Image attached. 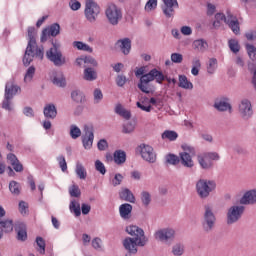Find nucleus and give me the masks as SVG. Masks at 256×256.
<instances>
[{"instance_id":"1","label":"nucleus","mask_w":256,"mask_h":256,"mask_svg":"<svg viewBox=\"0 0 256 256\" xmlns=\"http://www.w3.org/2000/svg\"><path fill=\"white\" fill-rule=\"evenodd\" d=\"M27 33L28 45L26 47L23 57V64L25 65V67L31 65L34 58L43 61V57L45 55V50L43 46L39 47L37 45V30L35 29V27H29Z\"/></svg>"},{"instance_id":"2","label":"nucleus","mask_w":256,"mask_h":256,"mask_svg":"<svg viewBox=\"0 0 256 256\" xmlns=\"http://www.w3.org/2000/svg\"><path fill=\"white\" fill-rule=\"evenodd\" d=\"M126 232L132 237H126L123 240V247L130 253V255H136L137 247H145L147 245V237H145V231L139 228V226H128Z\"/></svg>"},{"instance_id":"3","label":"nucleus","mask_w":256,"mask_h":256,"mask_svg":"<svg viewBox=\"0 0 256 256\" xmlns=\"http://www.w3.org/2000/svg\"><path fill=\"white\" fill-rule=\"evenodd\" d=\"M155 79L157 83H163V81H165V75H163V72L154 68L149 73L140 77L139 83L137 85L138 89H140L142 93L149 95V93H151V86L149 83H151V81H155Z\"/></svg>"},{"instance_id":"4","label":"nucleus","mask_w":256,"mask_h":256,"mask_svg":"<svg viewBox=\"0 0 256 256\" xmlns=\"http://www.w3.org/2000/svg\"><path fill=\"white\" fill-rule=\"evenodd\" d=\"M201 225L204 233H211L215 229V225H217V216H215L213 206L210 204L204 206Z\"/></svg>"},{"instance_id":"5","label":"nucleus","mask_w":256,"mask_h":256,"mask_svg":"<svg viewBox=\"0 0 256 256\" xmlns=\"http://www.w3.org/2000/svg\"><path fill=\"white\" fill-rule=\"evenodd\" d=\"M217 189V183L213 180L199 179L196 182V193L200 199H207Z\"/></svg>"},{"instance_id":"6","label":"nucleus","mask_w":256,"mask_h":256,"mask_svg":"<svg viewBox=\"0 0 256 256\" xmlns=\"http://www.w3.org/2000/svg\"><path fill=\"white\" fill-rule=\"evenodd\" d=\"M46 57L55 67H63L64 65H67V58L56 44H53V46L46 52Z\"/></svg>"},{"instance_id":"7","label":"nucleus","mask_w":256,"mask_h":256,"mask_svg":"<svg viewBox=\"0 0 256 256\" xmlns=\"http://www.w3.org/2000/svg\"><path fill=\"white\" fill-rule=\"evenodd\" d=\"M244 213L245 206H242V204L230 206L226 212L227 225H235V223H239Z\"/></svg>"},{"instance_id":"8","label":"nucleus","mask_w":256,"mask_h":256,"mask_svg":"<svg viewBox=\"0 0 256 256\" xmlns=\"http://www.w3.org/2000/svg\"><path fill=\"white\" fill-rule=\"evenodd\" d=\"M175 235V229L162 228L154 233V238L156 239V241H160V243H164L165 245H171V243L175 241Z\"/></svg>"},{"instance_id":"9","label":"nucleus","mask_w":256,"mask_h":256,"mask_svg":"<svg viewBox=\"0 0 256 256\" xmlns=\"http://www.w3.org/2000/svg\"><path fill=\"white\" fill-rule=\"evenodd\" d=\"M246 51H247L248 56L251 60L247 64L248 71H250V73H253L252 85H253L254 89H256V66H255V63H256V47L252 44H246Z\"/></svg>"},{"instance_id":"10","label":"nucleus","mask_w":256,"mask_h":256,"mask_svg":"<svg viewBox=\"0 0 256 256\" xmlns=\"http://www.w3.org/2000/svg\"><path fill=\"white\" fill-rule=\"evenodd\" d=\"M238 113L243 121H249L253 117V104L251 100L243 98L238 103Z\"/></svg>"},{"instance_id":"11","label":"nucleus","mask_w":256,"mask_h":256,"mask_svg":"<svg viewBox=\"0 0 256 256\" xmlns=\"http://www.w3.org/2000/svg\"><path fill=\"white\" fill-rule=\"evenodd\" d=\"M105 15L110 25H119V21H121L123 17L121 9H119L115 4L108 5Z\"/></svg>"},{"instance_id":"12","label":"nucleus","mask_w":256,"mask_h":256,"mask_svg":"<svg viewBox=\"0 0 256 256\" xmlns=\"http://www.w3.org/2000/svg\"><path fill=\"white\" fill-rule=\"evenodd\" d=\"M85 17L90 23L97 21V15H99V5L93 0H86L85 4Z\"/></svg>"},{"instance_id":"13","label":"nucleus","mask_w":256,"mask_h":256,"mask_svg":"<svg viewBox=\"0 0 256 256\" xmlns=\"http://www.w3.org/2000/svg\"><path fill=\"white\" fill-rule=\"evenodd\" d=\"M140 155L147 163H156L157 161V153H155L153 147L147 144L140 145Z\"/></svg>"},{"instance_id":"14","label":"nucleus","mask_w":256,"mask_h":256,"mask_svg":"<svg viewBox=\"0 0 256 256\" xmlns=\"http://www.w3.org/2000/svg\"><path fill=\"white\" fill-rule=\"evenodd\" d=\"M95 134L93 133V127L89 125L84 126V135L82 136V143L84 149H91L93 147V141Z\"/></svg>"},{"instance_id":"15","label":"nucleus","mask_w":256,"mask_h":256,"mask_svg":"<svg viewBox=\"0 0 256 256\" xmlns=\"http://www.w3.org/2000/svg\"><path fill=\"white\" fill-rule=\"evenodd\" d=\"M239 204L245 207V205H256V189L246 191L239 200Z\"/></svg>"},{"instance_id":"16","label":"nucleus","mask_w":256,"mask_h":256,"mask_svg":"<svg viewBox=\"0 0 256 256\" xmlns=\"http://www.w3.org/2000/svg\"><path fill=\"white\" fill-rule=\"evenodd\" d=\"M163 3L162 10L165 17H173L175 15V7H179L177 0H163Z\"/></svg>"},{"instance_id":"17","label":"nucleus","mask_w":256,"mask_h":256,"mask_svg":"<svg viewBox=\"0 0 256 256\" xmlns=\"http://www.w3.org/2000/svg\"><path fill=\"white\" fill-rule=\"evenodd\" d=\"M179 159L183 167H186L187 169H193V167H195V162L193 161L191 154L187 152H180Z\"/></svg>"},{"instance_id":"18","label":"nucleus","mask_w":256,"mask_h":256,"mask_svg":"<svg viewBox=\"0 0 256 256\" xmlns=\"http://www.w3.org/2000/svg\"><path fill=\"white\" fill-rule=\"evenodd\" d=\"M19 91H21V87L15 85L13 81H10L6 83L4 97H7V99H13V97H15Z\"/></svg>"},{"instance_id":"19","label":"nucleus","mask_w":256,"mask_h":256,"mask_svg":"<svg viewBox=\"0 0 256 256\" xmlns=\"http://www.w3.org/2000/svg\"><path fill=\"white\" fill-rule=\"evenodd\" d=\"M15 231L18 241H27V225L23 222H16Z\"/></svg>"},{"instance_id":"20","label":"nucleus","mask_w":256,"mask_h":256,"mask_svg":"<svg viewBox=\"0 0 256 256\" xmlns=\"http://www.w3.org/2000/svg\"><path fill=\"white\" fill-rule=\"evenodd\" d=\"M116 47H118L123 55H129L131 53V39L123 38L116 42Z\"/></svg>"},{"instance_id":"21","label":"nucleus","mask_w":256,"mask_h":256,"mask_svg":"<svg viewBox=\"0 0 256 256\" xmlns=\"http://www.w3.org/2000/svg\"><path fill=\"white\" fill-rule=\"evenodd\" d=\"M197 161L202 169H211L213 167V162L209 160L206 153L199 154L197 156Z\"/></svg>"},{"instance_id":"22","label":"nucleus","mask_w":256,"mask_h":256,"mask_svg":"<svg viewBox=\"0 0 256 256\" xmlns=\"http://www.w3.org/2000/svg\"><path fill=\"white\" fill-rule=\"evenodd\" d=\"M52 82L56 87H66L67 85L63 72H55L52 76Z\"/></svg>"},{"instance_id":"23","label":"nucleus","mask_w":256,"mask_h":256,"mask_svg":"<svg viewBox=\"0 0 256 256\" xmlns=\"http://www.w3.org/2000/svg\"><path fill=\"white\" fill-rule=\"evenodd\" d=\"M214 108L217 109V111H231L232 107L229 103V99L223 98L217 102L214 103Z\"/></svg>"},{"instance_id":"24","label":"nucleus","mask_w":256,"mask_h":256,"mask_svg":"<svg viewBox=\"0 0 256 256\" xmlns=\"http://www.w3.org/2000/svg\"><path fill=\"white\" fill-rule=\"evenodd\" d=\"M132 211H133V206L128 203L122 204L119 207L120 217H122V219H131Z\"/></svg>"},{"instance_id":"25","label":"nucleus","mask_w":256,"mask_h":256,"mask_svg":"<svg viewBox=\"0 0 256 256\" xmlns=\"http://www.w3.org/2000/svg\"><path fill=\"white\" fill-rule=\"evenodd\" d=\"M43 113L46 119H55L57 117V107H55V104H47L44 107Z\"/></svg>"},{"instance_id":"26","label":"nucleus","mask_w":256,"mask_h":256,"mask_svg":"<svg viewBox=\"0 0 256 256\" xmlns=\"http://www.w3.org/2000/svg\"><path fill=\"white\" fill-rule=\"evenodd\" d=\"M125 161H127V153L125 151H114V163H116V165H123Z\"/></svg>"},{"instance_id":"27","label":"nucleus","mask_w":256,"mask_h":256,"mask_svg":"<svg viewBox=\"0 0 256 256\" xmlns=\"http://www.w3.org/2000/svg\"><path fill=\"white\" fill-rule=\"evenodd\" d=\"M119 195L122 201H127L128 203H135V195H133V192H131V190L125 188L120 192Z\"/></svg>"},{"instance_id":"28","label":"nucleus","mask_w":256,"mask_h":256,"mask_svg":"<svg viewBox=\"0 0 256 256\" xmlns=\"http://www.w3.org/2000/svg\"><path fill=\"white\" fill-rule=\"evenodd\" d=\"M86 67L84 70V79L85 81H95L97 79V71L91 67Z\"/></svg>"},{"instance_id":"29","label":"nucleus","mask_w":256,"mask_h":256,"mask_svg":"<svg viewBox=\"0 0 256 256\" xmlns=\"http://www.w3.org/2000/svg\"><path fill=\"white\" fill-rule=\"evenodd\" d=\"M193 47L199 53H205V51H207V47H209V45L207 44V42H205V40L200 39V40H195L193 42Z\"/></svg>"},{"instance_id":"30","label":"nucleus","mask_w":256,"mask_h":256,"mask_svg":"<svg viewBox=\"0 0 256 256\" xmlns=\"http://www.w3.org/2000/svg\"><path fill=\"white\" fill-rule=\"evenodd\" d=\"M71 99L75 103H85V94L81 90H73L71 92Z\"/></svg>"},{"instance_id":"31","label":"nucleus","mask_w":256,"mask_h":256,"mask_svg":"<svg viewBox=\"0 0 256 256\" xmlns=\"http://www.w3.org/2000/svg\"><path fill=\"white\" fill-rule=\"evenodd\" d=\"M178 86L181 87V89H193V83H191V81H189L185 75H179Z\"/></svg>"},{"instance_id":"32","label":"nucleus","mask_w":256,"mask_h":256,"mask_svg":"<svg viewBox=\"0 0 256 256\" xmlns=\"http://www.w3.org/2000/svg\"><path fill=\"white\" fill-rule=\"evenodd\" d=\"M226 25L230 27L235 35H239L241 28L239 27V20L237 18L226 20Z\"/></svg>"},{"instance_id":"33","label":"nucleus","mask_w":256,"mask_h":256,"mask_svg":"<svg viewBox=\"0 0 256 256\" xmlns=\"http://www.w3.org/2000/svg\"><path fill=\"white\" fill-rule=\"evenodd\" d=\"M77 177H79L82 180L87 179V170L85 169V166L81 164L80 162L76 163V169H75Z\"/></svg>"},{"instance_id":"34","label":"nucleus","mask_w":256,"mask_h":256,"mask_svg":"<svg viewBox=\"0 0 256 256\" xmlns=\"http://www.w3.org/2000/svg\"><path fill=\"white\" fill-rule=\"evenodd\" d=\"M70 211L75 214L76 217H81V204L77 200H72L70 202Z\"/></svg>"},{"instance_id":"35","label":"nucleus","mask_w":256,"mask_h":256,"mask_svg":"<svg viewBox=\"0 0 256 256\" xmlns=\"http://www.w3.org/2000/svg\"><path fill=\"white\" fill-rule=\"evenodd\" d=\"M185 253V245L181 242H178L172 247V254L175 256H181Z\"/></svg>"},{"instance_id":"36","label":"nucleus","mask_w":256,"mask_h":256,"mask_svg":"<svg viewBox=\"0 0 256 256\" xmlns=\"http://www.w3.org/2000/svg\"><path fill=\"white\" fill-rule=\"evenodd\" d=\"M73 47L78 49V51H87V53H91L93 51V48H91V46H89L81 41H74Z\"/></svg>"},{"instance_id":"37","label":"nucleus","mask_w":256,"mask_h":256,"mask_svg":"<svg viewBox=\"0 0 256 256\" xmlns=\"http://www.w3.org/2000/svg\"><path fill=\"white\" fill-rule=\"evenodd\" d=\"M217 71V60L215 58H210L207 65V73L213 75Z\"/></svg>"},{"instance_id":"38","label":"nucleus","mask_w":256,"mask_h":256,"mask_svg":"<svg viewBox=\"0 0 256 256\" xmlns=\"http://www.w3.org/2000/svg\"><path fill=\"white\" fill-rule=\"evenodd\" d=\"M51 37H57L61 33V26L58 23L52 24L49 28H46Z\"/></svg>"},{"instance_id":"39","label":"nucleus","mask_w":256,"mask_h":256,"mask_svg":"<svg viewBox=\"0 0 256 256\" xmlns=\"http://www.w3.org/2000/svg\"><path fill=\"white\" fill-rule=\"evenodd\" d=\"M179 137L177 132L172 130H166L162 133V139H168V141H175Z\"/></svg>"},{"instance_id":"40","label":"nucleus","mask_w":256,"mask_h":256,"mask_svg":"<svg viewBox=\"0 0 256 256\" xmlns=\"http://www.w3.org/2000/svg\"><path fill=\"white\" fill-rule=\"evenodd\" d=\"M33 77H35V68L34 66H30L24 76V82L31 83V81H33Z\"/></svg>"},{"instance_id":"41","label":"nucleus","mask_w":256,"mask_h":256,"mask_svg":"<svg viewBox=\"0 0 256 256\" xmlns=\"http://www.w3.org/2000/svg\"><path fill=\"white\" fill-rule=\"evenodd\" d=\"M141 201L144 207H149V205L151 204V194L148 191H142Z\"/></svg>"},{"instance_id":"42","label":"nucleus","mask_w":256,"mask_h":256,"mask_svg":"<svg viewBox=\"0 0 256 256\" xmlns=\"http://www.w3.org/2000/svg\"><path fill=\"white\" fill-rule=\"evenodd\" d=\"M0 226L5 233H11L13 231V220L0 221Z\"/></svg>"},{"instance_id":"43","label":"nucleus","mask_w":256,"mask_h":256,"mask_svg":"<svg viewBox=\"0 0 256 256\" xmlns=\"http://www.w3.org/2000/svg\"><path fill=\"white\" fill-rule=\"evenodd\" d=\"M229 49L232 51V53H239L241 46H239V41L236 39H231L228 42Z\"/></svg>"},{"instance_id":"44","label":"nucleus","mask_w":256,"mask_h":256,"mask_svg":"<svg viewBox=\"0 0 256 256\" xmlns=\"http://www.w3.org/2000/svg\"><path fill=\"white\" fill-rule=\"evenodd\" d=\"M166 162L169 163V165H179L180 159L179 156L175 154H168L166 156Z\"/></svg>"},{"instance_id":"45","label":"nucleus","mask_w":256,"mask_h":256,"mask_svg":"<svg viewBox=\"0 0 256 256\" xmlns=\"http://www.w3.org/2000/svg\"><path fill=\"white\" fill-rule=\"evenodd\" d=\"M69 194L72 197L79 198V197H81V189H79L78 185L74 184V185L69 187Z\"/></svg>"},{"instance_id":"46","label":"nucleus","mask_w":256,"mask_h":256,"mask_svg":"<svg viewBox=\"0 0 256 256\" xmlns=\"http://www.w3.org/2000/svg\"><path fill=\"white\" fill-rule=\"evenodd\" d=\"M80 135H81V129L77 127V125H71L70 136L72 137V139H79Z\"/></svg>"},{"instance_id":"47","label":"nucleus","mask_w":256,"mask_h":256,"mask_svg":"<svg viewBox=\"0 0 256 256\" xmlns=\"http://www.w3.org/2000/svg\"><path fill=\"white\" fill-rule=\"evenodd\" d=\"M95 169L101 175H105L107 173V169L105 168V164H103V162H101V160H96L95 161Z\"/></svg>"},{"instance_id":"48","label":"nucleus","mask_w":256,"mask_h":256,"mask_svg":"<svg viewBox=\"0 0 256 256\" xmlns=\"http://www.w3.org/2000/svg\"><path fill=\"white\" fill-rule=\"evenodd\" d=\"M135 131V124L133 122H127L126 124L123 125L122 133H133Z\"/></svg>"},{"instance_id":"49","label":"nucleus","mask_w":256,"mask_h":256,"mask_svg":"<svg viewBox=\"0 0 256 256\" xmlns=\"http://www.w3.org/2000/svg\"><path fill=\"white\" fill-rule=\"evenodd\" d=\"M94 95V103H101V101L103 100V92H101V89L96 88L93 92Z\"/></svg>"},{"instance_id":"50","label":"nucleus","mask_w":256,"mask_h":256,"mask_svg":"<svg viewBox=\"0 0 256 256\" xmlns=\"http://www.w3.org/2000/svg\"><path fill=\"white\" fill-rule=\"evenodd\" d=\"M29 211V204H27L25 201L19 202V212L21 215H27Z\"/></svg>"},{"instance_id":"51","label":"nucleus","mask_w":256,"mask_h":256,"mask_svg":"<svg viewBox=\"0 0 256 256\" xmlns=\"http://www.w3.org/2000/svg\"><path fill=\"white\" fill-rule=\"evenodd\" d=\"M9 190L14 195H19V183H17L16 181H11L9 183Z\"/></svg>"},{"instance_id":"52","label":"nucleus","mask_w":256,"mask_h":256,"mask_svg":"<svg viewBox=\"0 0 256 256\" xmlns=\"http://www.w3.org/2000/svg\"><path fill=\"white\" fill-rule=\"evenodd\" d=\"M36 244L40 248L41 255H45V240L43 239V237H37Z\"/></svg>"},{"instance_id":"53","label":"nucleus","mask_w":256,"mask_h":256,"mask_svg":"<svg viewBox=\"0 0 256 256\" xmlns=\"http://www.w3.org/2000/svg\"><path fill=\"white\" fill-rule=\"evenodd\" d=\"M172 63H183V54L181 53H172L171 54Z\"/></svg>"},{"instance_id":"54","label":"nucleus","mask_w":256,"mask_h":256,"mask_svg":"<svg viewBox=\"0 0 256 256\" xmlns=\"http://www.w3.org/2000/svg\"><path fill=\"white\" fill-rule=\"evenodd\" d=\"M157 9V0H148L145 5V11H153Z\"/></svg>"},{"instance_id":"55","label":"nucleus","mask_w":256,"mask_h":256,"mask_svg":"<svg viewBox=\"0 0 256 256\" xmlns=\"http://www.w3.org/2000/svg\"><path fill=\"white\" fill-rule=\"evenodd\" d=\"M69 7L72 9V11H79V9H81V2L77 0H70Z\"/></svg>"},{"instance_id":"56","label":"nucleus","mask_w":256,"mask_h":256,"mask_svg":"<svg viewBox=\"0 0 256 256\" xmlns=\"http://www.w3.org/2000/svg\"><path fill=\"white\" fill-rule=\"evenodd\" d=\"M11 99L13 98H7V96H5L4 101L2 102V109H6V111H12L13 108H11Z\"/></svg>"},{"instance_id":"57","label":"nucleus","mask_w":256,"mask_h":256,"mask_svg":"<svg viewBox=\"0 0 256 256\" xmlns=\"http://www.w3.org/2000/svg\"><path fill=\"white\" fill-rule=\"evenodd\" d=\"M84 59L85 65H92V67H97V60H95V58H93L92 56H85Z\"/></svg>"},{"instance_id":"58","label":"nucleus","mask_w":256,"mask_h":256,"mask_svg":"<svg viewBox=\"0 0 256 256\" xmlns=\"http://www.w3.org/2000/svg\"><path fill=\"white\" fill-rule=\"evenodd\" d=\"M206 156H208L209 161H219L220 156L217 152H206L204 153Z\"/></svg>"},{"instance_id":"59","label":"nucleus","mask_w":256,"mask_h":256,"mask_svg":"<svg viewBox=\"0 0 256 256\" xmlns=\"http://www.w3.org/2000/svg\"><path fill=\"white\" fill-rule=\"evenodd\" d=\"M122 182H123V175L118 173L114 176V179L112 180V185L113 187H117V185H119Z\"/></svg>"},{"instance_id":"60","label":"nucleus","mask_w":256,"mask_h":256,"mask_svg":"<svg viewBox=\"0 0 256 256\" xmlns=\"http://www.w3.org/2000/svg\"><path fill=\"white\" fill-rule=\"evenodd\" d=\"M60 168L63 172L67 171V161L64 156L58 157Z\"/></svg>"},{"instance_id":"61","label":"nucleus","mask_w":256,"mask_h":256,"mask_svg":"<svg viewBox=\"0 0 256 256\" xmlns=\"http://www.w3.org/2000/svg\"><path fill=\"white\" fill-rule=\"evenodd\" d=\"M127 83V78L124 75H118L116 78V84L118 87H123Z\"/></svg>"},{"instance_id":"62","label":"nucleus","mask_w":256,"mask_h":256,"mask_svg":"<svg viewBox=\"0 0 256 256\" xmlns=\"http://www.w3.org/2000/svg\"><path fill=\"white\" fill-rule=\"evenodd\" d=\"M136 105L138 109H141V111H145L146 113H151V109H153L151 105L145 106L146 104H141L140 102H137Z\"/></svg>"},{"instance_id":"63","label":"nucleus","mask_w":256,"mask_h":256,"mask_svg":"<svg viewBox=\"0 0 256 256\" xmlns=\"http://www.w3.org/2000/svg\"><path fill=\"white\" fill-rule=\"evenodd\" d=\"M97 147H98L99 151H105V149H107V147H109V144L107 143V140L101 139L98 142Z\"/></svg>"},{"instance_id":"64","label":"nucleus","mask_w":256,"mask_h":256,"mask_svg":"<svg viewBox=\"0 0 256 256\" xmlns=\"http://www.w3.org/2000/svg\"><path fill=\"white\" fill-rule=\"evenodd\" d=\"M101 243H102L101 238L96 237L92 240V247L94 249H101Z\"/></svg>"}]
</instances>
